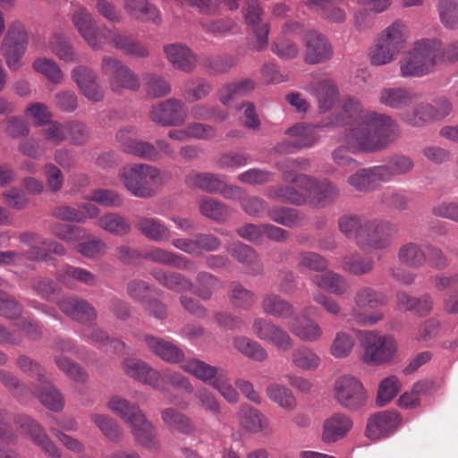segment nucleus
I'll use <instances>...</instances> for the list:
<instances>
[{
  "label": "nucleus",
  "instance_id": "obj_13",
  "mask_svg": "<svg viewBox=\"0 0 458 458\" xmlns=\"http://www.w3.org/2000/svg\"><path fill=\"white\" fill-rule=\"evenodd\" d=\"M134 136L133 128H123L118 131L116 137L124 152L149 161L159 158V153L154 145L138 140Z\"/></svg>",
  "mask_w": 458,
  "mask_h": 458
},
{
  "label": "nucleus",
  "instance_id": "obj_16",
  "mask_svg": "<svg viewBox=\"0 0 458 458\" xmlns=\"http://www.w3.org/2000/svg\"><path fill=\"white\" fill-rule=\"evenodd\" d=\"M72 80L80 91L90 101H100L104 91L98 81L97 74L86 66H77L72 71Z\"/></svg>",
  "mask_w": 458,
  "mask_h": 458
},
{
  "label": "nucleus",
  "instance_id": "obj_30",
  "mask_svg": "<svg viewBox=\"0 0 458 458\" xmlns=\"http://www.w3.org/2000/svg\"><path fill=\"white\" fill-rule=\"evenodd\" d=\"M416 96L410 89L403 87L385 88L379 92L378 101L381 105L394 109H401L411 105Z\"/></svg>",
  "mask_w": 458,
  "mask_h": 458
},
{
  "label": "nucleus",
  "instance_id": "obj_45",
  "mask_svg": "<svg viewBox=\"0 0 458 458\" xmlns=\"http://www.w3.org/2000/svg\"><path fill=\"white\" fill-rule=\"evenodd\" d=\"M261 307L266 314L276 318H289L294 311L290 302L274 293L263 297Z\"/></svg>",
  "mask_w": 458,
  "mask_h": 458
},
{
  "label": "nucleus",
  "instance_id": "obj_26",
  "mask_svg": "<svg viewBox=\"0 0 458 458\" xmlns=\"http://www.w3.org/2000/svg\"><path fill=\"white\" fill-rule=\"evenodd\" d=\"M129 427L134 440L139 445L148 449L158 448L159 442L157 438L156 428L144 413L140 420H136Z\"/></svg>",
  "mask_w": 458,
  "mask_h": 458
},
{
  "label": "nucleus",
  "instance_id": "obj_12",
  "mask_svg": "<svg viewBox=\"0 0 458 458\" xmlns=\"http://www.w3.org/2000/svg\"><path fill=\"white\" fill-rule=\"evenodd\" d=\"M353 420L344 412L336 411L327 417L321 427V440L334 444L344 439L352 429Z\"/></svg>",
  "mask_w": 458,
  "mask_h": 458
},
{
  "label": "nucleus",
  "instance_id": "obj_55",
  "mask_svg": "<svg viewBox=\"0 0 458 458\" xmlns=\"http://www.w3.org/2000/svg\"><path fill=\"white\" fill-rule=\"evenodd\" d=\"M97 225L114 235H125L131 231L130 223L122 216L115 213H107L101 216Z\"/></svg>",
  "mask_w": 458,
  "mask_h": 458
},
{
  "label": "nucleus",
  "instance_id": "obj_18",
  "mask_svg": "<svg viewBox=\"0 0 458 458\" xmlns=\"http://www.w3.org/2000/svg\"><path fill=\"white\" fill-rule=\"evenodd\" d=\"M399 424L400 417L395 411H381L369 419L366 435L369 438L377 440L392 434Z\"/></svg>",
  "mask_w": 458,
  "mask_h": 458
},
{
  "label": "nucleus",
  "instance_id": "obj_43",
  "mask_svg": "<svg viewBox=\"0 0 458 458\" xmlns=\"http://www.w3.org/2000/svg\"><path fill=\"white\" fill-rule=\"evenodd\" d=\"M153 277L166 288L178 292H188L193 288L192 282L178 273H170L163 269H155L151 272Z\"/></svg>",
  "mask_w": 458,
  "mask_h": 458
},
{
  "label": "nucleus",
  "instance_id": "obj_27",
  "mask_svg": "<svg viewBox=\"0 0 458 458\" xmlns=\"http://www.w3.org/2000/svg\"><path fill=\"white\" fill-rule=\"evenodd\" d=\"M311 282L318 288L336 296L344 295L350 290L347 279L331 270L321 275H315L311 277Z\"/></svg>",
  "mask_w": 458,
  "mask_h": 458
},
{
  "label": "nucleus",
  "instance_id": "obj_28",
  "mask_svg": "<svg viewBox=\"0 0 458 458\" xmlns=\"http://www.w3.org/2000/svg\"><path fill=\"white\" fill-rule=\"evenodd\" d=\"M385 170L378 169L377 165L370 168H361L351 174L348 179V184L359 191H368L374 189L377 182L384 179Z\"/></svg>",
  "mask_w": 458,
  "mask_h": 458
},
{
  "label": "nucleus",
  "instance_id": "obj_29",
  "mask_svg": "<svg viewBox=\"0 0 458 458\" xmlns=\"http://www.w3.org/2000/svg\"><path fill=\"white\" fill-rule=\"evenodd\" d=\"M185 183L192 189H199L208 193H218L224 186V178L211 173L191 171L185 177Z\"/></svg>",
  "mask_w": 458,
  "mask_h": 458
},
{
  "label": "nucleus",
  "instance_id": "obj_53",
  "mask_svg": "<svg viewBox=\"0 0 458 458\" xmlns=\"http://www.w3.org/2000/svg\"><path fill=\"white\" fill-rule=\"evenodd\" d=\"M92 423L101 433L111 441H119L123 437L120 425L106 414L93 413L90 415Z\"/></svg>",
  "mask_w": 458,
  "mask_h": 458
},
{
  "label": "nucleus",
  "instance_id": "obj_36",
  "mask_svg": "<svg viewBox=\"0 0 458 458\" xmlns=\"http://www.w3.org/2000/svg\"><path fill=\"white\" fill-rule=\"evenodd\" d=\"M57 279L69 288H73L75 281L89 286L97 285L98 283V276L90 271L70 265L65 266L57 273Z\"/></svg>",
  "mask_w": 458,
  "mask_h": 458
},
{
  "label": "nucleus",
  "instance_id": "obj_48",
  "mask_svg": "<svg viewBox=\"0 0 458 458\" xmlns=\"http://www.w3.org/2000/svg\"><path fill=\"white\" fill-rule=\"evenodd\" d=\"M233 346L244 356L259 362L268 358L267 350L258 342L246 336H236L233 341Z\"/></svg>",
  "mask_w": 458,
  "mask_h": 458
},
{
  "label": "nucleus",
  "instance_id": "obj_35",
  "mask_svg": "<svg viewBox=\"0 0 458 458\" xmlns=\"http://www.w3.org/2000/svg\"><path fill=\"white\" fill-rule=\"evenodd\" d=\"M107 408L129 426L142 418L143 411L137 404L131 403L125 398L114 395L106 404Z\"/></svg>",
  "mask_w": 458,
  "mask_h": 458
},
{
  "label": "nucleus",
  "instance_id": "obj_40",
  "mask_svg": "<svg viewBox=\"0 0 458 458\" xmlns=\"http://www.w3.org/2000/svg\"><path fill=\"white\" fill-rule=\"evenodd\" d=\"M311 195V203L316 207H326L339 195L338 188L329 181L318 182L308 189H303Z\"/></svg>",
  "mask_w": 458,
  "mask_h": 458
},
{
  "label": "nucleus",
  "instance_id": "obj_44",
  "mask_svg": "<svg viewBox=\"0 0 458 458\" xmlns=\"http://www.w3.org/2000/svg\"><path fill=\"white\" fill-rule=\"evenodd\" d=\"M161 419L164 424L171 431H177L182 434H192L195 428L191 420L184 414L173 408L165 409L161 412Z\"/></svg>",
  "mask_w": 458,
  "mask_h": 458
},
{
  "label": "nucleus",
  "instance_id": "obj_10",
  "mask_svg": "<svg viewBox=\"0 0 458 458\" xmlns=\"http://www.w3.org/2000/svg\"><path fill=\"white\" fill-rule=\"evenodd\" d=\"M188 115L184 104L175 98H169L154 106L149 113L150 119L164 126H178L183 123Z\"/></svg>",
  "mask_w": 458,
  "mask_h": 458
},
{
  "label": "nucleus",
  "instance_id": "obj_59",
  "mask_svg": "<svg viewBox=\"0 0 458 458\" xmlns=\"http://www.w3.org/2000/svg\"><path fill=\"white\" fill-rule=\"evenodd\" d=\"M32 68L54 84L61 83L64 79L62 70L52 59L45 57L37 58L32 64Z\"/></svg>",
  "mask_w": 458,
  "mask_h": 458
},
{
  "label": "nucleus",
  "instance_id": "obj_31",
  "mask_svg": "<svg viewBox=\"0 0 458 458\" xmlns=\"http://www.w3.org/2000/svg\"><path fill=\"white\" fill-rule=\"evenodd\" d=\"M369 220L366 217L355 215H344L338 220V228L347 238L354 239L360 247L364 242L366 224L369 223Z\"/></svg>",
  "mask_w": 458,
  "mask_h": 458
},
{
  "label": "nucleus",
  "instance_id": "obj_50",
  "mask_svg": "<svg viewBox=\"0 0 458 458\" xmlns=\"http://www.w3.org/2000/svg\"><path fill=\"white\" fill-rule=\"evenodd\" d=\"M437 11L439 21L445 29H458V0H438Z\"/></svg>",
  "mask_w": 458,
  "mask_h": 458
},
{
  "label": "nucleus",
  "instance_id": "obj_49",
  "mask_svg": "<svg viewBox=\"0 0 458 458\" xmlns=\"http://www.w3.org/2000/svg\"><path fill=\"white\" fill-rule=\"evenodd\" d=\"M355 338L353 335L347 331H339L335 334L330 348V354L335 359H345L349 357L355 346Z\"/></svg>",
  "mask_w": 458,
  "mask_h": 458
},
{
  "label": "nucleus",
  "instance_id": "obj_56",
  "mask_svg": "<svg viewBox=\"0 0 458 458\" xmlns=\"http://www.w3.org/2000/svg\"><path fill=\"white\" fill-rule=\"evenodd\" d=\"M403 120L413 127H422L433 123L431 106L428 102H421L403 115Z\"/></svg>",
  "mask_w": 458,
  "mask_h": 458
},
{
  "label": "nucleus",
  "instance_id": "obj_19",
  "mask_svg": "<svg viewBox=\"0 0 458 458\" xmlns=\"http://www.w3.org/2000/svg\"><path fill=\"white\" fill-rule=\"evenodd\" d=\"M17 423L25 434H30L33 442L41 447V449L51 458H61L62 452L48 438L45 431L38 424L34 422L30 418L21 415L18 417Z\"/></svg>",
  "mask_w": 458,
  "mask_h": 458
},
{
  "label": "nucleus",
  "instance_id": "obj_54",
  "mask_svg": "<svg viewBox=\"0 0 458 458\" xmlns=\"http://www.w3.org/2000/svg\"><path fill=\"white\" fill-rule=\"evenodd\" d=\"M49 231L53 235L70 243H76L89 236L88 231L81 227L59 222L51 224Z\"/></svg>",
  "mask_w": 458,
  "mask_h": 458
},
{
  "label": "nucleus",
  "instance_id": "obj_63",
  "mask_svg": "<svg viewBox=\"0 0 458 458\" xmlns=\"http://www.w3.org/2000/svg\"><path fill=\"white\" fill-rule=\"evenodd\" d=\"M230 299L234 306L248 310L256 301L253 292L244 288L241 284L233 282L230 284Z\"/></svg>",
  "mask_w": 458,
  "mask_h": 458
},
{
  "label": "nucleus",
  "instance_id": "obj_15",
  "mask_svg": "<svg viewBox=\"0 0 458 458\" xmlns=\"http://www.w3.org/2000/svg\"><path fill=\"white\" fill-rule=\"evenodd\" d=\"M305 61L319 64L331 58L333 50L327 38L317 31H308L304 37Z\"/></svg>",
  "mask_w": 458,
  "mask_h": 458
},
{
  "label": "nucleus",
  "instance_id": "obj_32",
  "mask_svg": "<svg viewBox=\"0 0 458 458\" xmlns=\"http://www.w3.org/2000/svg\"><path fill=\"white\" fill-rule=\"evenodd\" d=\"M135 227L145 237L155 242H165L171 236L168 227L157 218L140 216Z\"/></svg>",
  "mask_w": 458,
  "mask_h": 458
},
{
  "label": "nucleus",
  "instance_id": "obj_14",
  "mask_svg": "<svg viewBox=\"0 0 458 458\" xmlns=\"http://www.w3.org/2000/svg\"><path fill=\"white\" fill-rule=\"evenodd\" d=\"M310 162L306 158H284L276 164L283 174V179L289 183H295L301 189H308L316 184V179L306 174H296V170L306 169Z\"/></svg>",
  "mask_w": 458,
  "mask_h": 458
},
{
  "label": "nucleus",
  "instance_id": "obj_1",
  "mask_svg": "<svg viewBox=\"0 0 458 458\" xmlns=\"http://www.w3.org/2000/svg\"><path fill=\"white\" fill-rule=\"evenodd\" d=\"M323 126L349 127L339 138L341 146L332 153V157L337 165L352 168L358 164L347 155L346 149L352 153L377 151L400 135L398 124L391 116L363 110L360 102L352 98H345L340 112Z\"/></svg>",
  "mask_w": 458,
  "mask_h": 458
},
{
  "label": "nucleus",
  "instance_id": "obj_9",
  "mask_svg": "<svg viewBox=\"0 0 458 458\" xmlns=\"http://www.w3.org/2000/svg\"><path fill=\"white\" fill-rule=\"evenodd\" d=\"M102 71L109 77V85L114 92L123 89L136 90L140 88L138 76L120 61L105 56L101 64Z\"/></svg>",
  "mask_w": 458,
  "mask_h": 458
},
{
  "label": "nucleus",
  "instance_id": "obj_8",
  "mask_svg": "<svg viewBox=\"0 0 458 458\" xmlns=\"http://www.w3.org/2000/svg\"><path fill=\"white\" fill-rule=\"evenodd\" d=\"M29 43V36L23 24L13 22L3 39L0 47L1 55L4 56L9 69L18 71L22 67V56Z\"/></svg>",
  "mask_w": 458,
  "mask_h": 458
},
{
  "label": "nucleus",
  "instance_id": "obj_39",
  "mask_svg": "<svg viewBox=\"0 0 458 458\" xmlns=\"http://www.w3.org/2000/svg\"><path fill=\"white\" fill-rule=\"evenodd\" d=\"M124 8L138 20L150 21L155 24L161 22L159 11L148 0H124Z\"/></svg>",
  "mask_w": 458,
  "mask_h": 458
},
{
  "label": "nucleus",
  "instance_id": "obj_34",
  "mask_svg": "<svg viewBox=\"0 0 458 458\" xmlns=\"http://www.w3.org/2000/svg\"><path fill=\"white\" fill-rule=\"evenodd\" d=\"M165 53L169 62L178 69L191 72L196 66V56L186 46L172 44L165 47Z\"/></svg>",
  "mask_w": 458,
  "mask_h": 458
},
{
  "label": "nucleus",
  "instance_id": "obj_4",
  "mask_svg": "<svg viewBox=\"0 0 458 458\" xmlns=\"http://www.w3.org/2000/svg\"><path fill=\"white\" fill-rule=\"evenodd\" d=\"M386 295L369 286L359 288L352 298L351 319L361 326H372L383 319L377 309L387 304Z\"/></svg>",
  "mask_w": 458,
  "mask_h": 458
},
{
  "label": "nucleus",
  "instance_id": "obj_42",
  "mask_svg": "<svg viewBox=\"0 0 458 458\" xmlns=\"http://www.w3.org/2000/svg\"><path fill=\"white\" fill-rule=\"evenodd\" d=\"M291 361L293 367L304 371H315L321 364L318 354L308 346L294 349L291 354Z\"/></svg>",
  "mask_w": 458,
  "mask_h": 458
},
{
  "label": "nucleus",
  "instance_id": "obj_47",
  "mask_svg": "<svg viewBox=\"0 0 458 458\" xmlns=\"http://www.w3.org/2000/svg\"><path fill=\"white\" fill-rule=\"evenodd\" d=\"M414 163L412 159L406 156H397L389 160L386 165H377L378 169L385 170L382 182H388L394 177L408 174L412 170Z\"/></svg>",
  "mask_w": 458,
  "mask_h": 458
},
{
  "label": "nucleus",
  "instance_id": "obj_2",
  "mask_svg": "<svg viewBox=\"0 0 458 458\" xmlns=\"http://www.w3.org/2000/svg\"><path fill=\"white\" fill-rule=\"evenodd\" d=\"M72 22L81 36L94 49L101 48L105 44L110 43L126 55L136 57L148 55V49L140 43L135 42L127 37L115 34L110 30L101 33L96 26L90 13L84 7H78L72 15Z\"/></svg>",
  "mask_w": 458,
  "mask_h": 458
},
{
  "label": "nucleus",
  "instance_id": "obj_3",
  "mask_svg": "<svg viewBox=\"0 0 458 458\" xmlns=\"http://www.w3.org/2000/svg\"><path fill=\"white\" fill-rule=\"evenodd\" d=\"M125 189L137 198L147 199L157 194L168 176L158 168L147 164H130L119 170Z\"/></svg>",
  "mask_w": 458,
  "mask_h": 458
},
{
  "label": "nucleus",
  "instance_id": "obj_38",
  "mask_svg": "<svg viewBox=\"0 0 458 458\" xmlns=\"http://www.w3.org/2000/svg\"><path fill=\"white\" fill-rule=\"evenodd\" d=\"M144 259L163 265L175 267L179 269H193L191 262L182 256L158 247H150L143 254Z\"/></svg>",
  "mask_w": 458,
  "mask_h": 458
},
{
  "label": "nucleus",
  "instance_id": "obj_25",
  "mask_svg": "<svg viewBox=\"0 0 458 458\" xmlns=\"http://www.w3.org/2000/svg\"><path fill=\"white\" fill-rule=\"evenodd\" d=\"M409 29L402 21H394L386 26L377 36L381 42L388 45L399 54L405 48L409 38Z\"/></svg>",
  "mask_w": 458,
  "mask_h": 458
},
{
  "label": "nucleus",
  "instance_id": "obj_11",
  "mask_svg": "<svg viewBox=\"0 0 458 458\" xmlns=\"http://www.w3.org/2000/svg\"><path fill=\"white\" fill-rule=\"evenodd\" d=\"M366 225L364 242L360 245L361 248L385 250L391 245L392 238L396 232L393 225L377 219H369Z\"/></svg>",
  "mask_w": 458,
  "mask_h": 458
},
{
  "label": "nucleus",
  "instance_id": "obj_46",
  "mask_svg": "<svg viewBox=\"0 0 458 458\" xmlns=\"http://www.w3.org/2000/svg\"><path fill=\"white\" fill-rule=\"evenodd\" d=\"M314 94L321 113H326L331 110L338 100L337 89L335 83L330 80H324L320 81L318 84Z\"/></svg>",
  "mask_w": 458,
  "mask_h": 458
},
{
  "label": "nucleus",
  "instance_id": "obj_51",
  "mask_svg": "<svg viewBox=\"0 0 458 458\" xmlns=\"http://www.w3.org/2000/svg\"><path fill=\"white\" fill-rule=\"evenodd\" d=\"M266 392L269 400L281 408L293 411L296 407V399L293 392L286 386L276 383L270 384Z\"/></svg>",
  "mask_w": 458,
  "mask_h": 458
},
{
  "label": "nucleus",
  "instance_id": "obj_20",
  "mask_svg": "<svg viewBox=\"0 0 458 458\" xmlns=\"http://www.w3.org/2000/svg\"><path fill=\"white\" fill-rule=\"evenodd\" d=\"M20 241L30 246L27 250L26 256L31 260H47L48 254L41 249L38 245H47L49 250L55 254L63 256L65 254L64 247L56 242H46L38 234L34 233H23L20 235Z\"/></svg>",
  "mask_w": 458,
  "mask_h": 458
},
{
  "label": "nucleus",
  "instance_id": "obj_60",
  "mask_svg": "<svg viewBox=\"0 0 458 458\" xmlns=\"http://www.w3.org/2000/svg\"><path fill=\"white\" fill-rule=\"evenodd\" d=\"M199 208L203 216L216 221L225 220L230 215L226 206L210 198L199 199Z\"/></svg>",
  "mask_w": 458,
  "mask_h": 458
},
{
  "label": "nucleus",
  "instance_id": "obj_61",
  "mask_svg": "<svg viewBox=\"0 0 458 458\" xmlns=\"http://www.w3.org/2000/svg\"><path fill=\"white\" fill-rule=\"evenodd\" d=\"M51 51L62 61L72 63L76 61V54L72 47L59 33H55L49 38Z\"/></svg>",
  "mask_w": 458,
  "mask_h": 458
},
{
  "label": "nucleus",
  "instance_id": "obj_57",
  "mask_svg": "<svg viewBox=\"0 0 458 458\" xmlns=\"http://www.w3.org/2000/svg\"><path fill=\"white\" fill-rule=\"evenodd\" d=\"M373 267L374 261L371 258L361 257L359 254L348 255L342 259L344 270L354 276L368 274Z\"/></svg>",
  "mask_w": 458,
  "mask_h": 458
},
{
  "label": "nucleus",
  "instance_id": "obj_24",
  "mask_svg": "<svg viewBox=\"0 0 458 458\" xmlns=\"http://www.w3.org/2000/svg\"><path fill=\"white\" fill-rule=\"evenodd\" d=\"M60 309L72 319L89 323L96 318L95 309L86 301L66 297L59 302Z\"/></svg>",
  "mask_w": 458,
  "mask_h": 458
},
{
  "label": "nucleus",
  "instance_id": "obj_5",
  "mask_svg": "<svg viewBox=\"0 0 458 458\" xmlns=\"http://www.w3.org/2000/svg\"><path fill=\"white\" fill-rule=\"evenodd\" d=\"M438 45V39H421L400 61V72L403 77L423 76L433 71L436 64L433 56Z\"/></svg>",
  "mask_w": 458,
  "mask_h": 458
},
{
  "label": "nucleus",
  "instance_id": "obj_23",
  "mask_svg": "<svg viewBox=\"0 0 458 458\" xmlns=\"http://www.w3.org/2000/svg\"><path fill=\"white\" fill-rule=\"evenodd\" d=\"M123 369L129 377L141 383L155 388H160L161 386L160 374L141 360L134 359L126 360L123 363Z\"/></svg>",
  "mask_w": 458,
  "mask_h": 458
},
{
  "label": "nucleus",
  "instance_id": "obj_17",
  "mask_svg": "<svg viewBox=\"0 0 458 458\" xmlns=\"http://www.w3.org/2000/svg\"><path fill=\"white\" fill-rule=\"evenodd\" d=\"M316 125L296 124L286 131V134L293 137L291 142H282L276 146V151L280 153L292 152L293 148H301L312 146L317 140Z\"/></svg>",
  "mask_w": 458,
  "mask_h": 458
},
{
  "label": "nucleus",
  "instance_id": "obj_22",
  "mask_svg": "<svg viewBox=\"0 0 458 458\" xmlns=\"http://www.w3.org/2000/svg\"><path fill=\"white\" fill-rule=\"evenodd\" d=\"M236 418L240 428L250 434H258L269 428L268 419L259 410L248 404H242L239 407Z\"/></svg>",
  "mask_w": 458,
  "mask_h": 458
},
{
  "label": "nucleus",
  "instance_id": "obj_33",
  "mask_svg": "<svg viewBox=\"0 0 458 458\" xmlns=\"http://www.w3.org/2000/svg\"><path fill=\"white\" fill-rule=\"evenodd\" d=\"M289 329L296 337L304 342H317L323 335V329L319 324L306 317L296 318L289 324Z\"/></svg>",
  "mask_w": 458,
  "mask_h": 458
},
{
  "label": "nucleus",
  "instance_id": "obj_58",
  "mask_svg": "<svg viewBox=\"0 0 458 458\" xmlns=\"http://www.w3.org/2000/svg\"><path fill=\"white\" fill-rule=\"evenodd\" d=\"M398 259L403 264L419 267L425 263L426 255L420 245L414 242H407L401 246L398 251Z\"/></svg>",
  "mask_w": 458,
  "mask_h": 458
},
{
  "label": "nucleus",
  "instance_id": "obj_41",
  "mask_svg": "<svg viewBox=\"0 0 458 458\" xmlns=\"http://www.w3.org/2000/svg\"><path fill=\"white\" fill-rule=\"evenodd\" d=\"M182 369L204 383L210 385L223 370L198 359H190L182 364Z\"/></svg>",
  "mask_w": 458,
  "mask_h": 458
},
{
  "label": "nucleus",
  "instance_id": "obj_7",
  "mask_svg": "<svg viewBox=\"0 0 458 458\" xmlns=\"http://www.w3.org/2000/svg\"><path fill=\"white\" fill-rule=\"evenodd\" d=\"M362 345L364 349L362 360L372 365L391 361L398 349L397 343L392 335L377 331L365 332Z\"/></svg>",
  "mask_w": 458,
  "mask_h": 458
},
{
  "label": "nucleus",
  "instance_id": "obj_52",
  "mask_svg": "<svg viewBox=\"0 0 458 458\" xmlns=\"http://www.w3.org/2000/svg\"><path fill=\"white\" fill-rule=\"evenodd\" d=\"M399 55L394 48L381 42V39L377 37L369 51L370 63L377 66L391 64Z\"/></svg>",
  "mask_w": 458,
  "mask_h": 458
},
{
  "label": "nucleus",
  "instance_id": "obj_37",
  "mask_svg": "<svg viewBox=\"0 0 458 458\" xmlns=\"http://www.w3.org/2000/svg\"><path fill=\"white\" fill-rule=\"evenodd\" d=\"M145 342L153 352L167 362L175 363L183 359L182 351L168 341L148 335L145 337Z\"/></svg>",
  "mask_w": 458,
  "mask_h": 458
},
{
  "label": "nucleus",
  "instance_id": "obj_6",
  "mask_svg": "<svg viewBox=\"0 0 458 458\" xmlns=\"http://www.w3.org/2000/svg\"><path fill=\"white\" fill-rule=\"evenodd\" d=\"M335 401L344 409L357 411L366 406L369 394L362 382L346 373L335 377L332 386Z\"/></svg>",
  "mask_w": 458,
  "mask_h": 458
},
{
  "label": "nucleus",
  "instance_id": "obj_64",
  "mask_svg": "<svg viewBox=\"0 0 458 458\" xmlns=\"http://www.w3.org/2000/svg\"><path fill=\"white\" fill-rule=\"evenodd\" d=\"M84 199L109 208L120 207L123 204V199L120 194L107 189L93 190Z\"/></svg>",
  "mask_w": 458,
  "mask_h": 458
},
{
  "label": "nucleus",
  "instance_id": "obj_62",
  "mask_svg": "<svg viewBox=\"0 0 458 458\" xmlns=\"http://www.w3.org/2000/svg\"><path fill=\"white\" fill-rule=\"evenodd\" d=\"M401 389V382L395 376L383 379L378 386L377 403L380 406L391 402Z\"/></svg>",
  "mask_w": 458,
  "mask_h": 458
},
{
  "label": "nucleus",
  "instance_id": "obj_21",
  "mask_svg": "<svg viewBox=\"0 0 458 458\" xmlns=\"http://www.w3.org/2000/svg\"><path fill=\"white\" fill-rule=\"evenodd\" d=\"M246 23L251 27L252 32L257 38L253 48L260 51L267 47L268 44L269 28L266 23H260L262 9L254 2H250L243 10Z\"/></svg>",
  "mask_w": 458,
  "mask_h": 458
}]
</instances>
